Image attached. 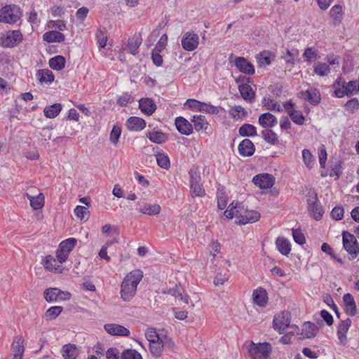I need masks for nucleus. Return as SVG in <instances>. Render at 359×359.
Masks as SVG:
<instances>
[{"label":"nucleus","mask_w":359,"mask_h":359,"mask_svg":"<svg viewBox=\"0 0 359 359\" xmlns=\"http://www.w3.org/2000/svg\"><path fill=\"white\" fill-rule=\"evenodd\" d=\"M334 93L337 97H342L344 95L351 96L358 92L359 88L355 81H351L346 83L341 78H339L334 83Z\"/></svg>","instance_id":"1"},{"label":"nucleus","mask_w":359,"mask_h":359,"mask_svg":"<svg viewBox=\"0 0 359 359\" xmlns=\"http://www.w3.org/2000/svg\"><path fill=\"white\" fill-rule=\"evenodd\" d=\"M235 217L238 219L236 221V224L245 225L258 221L260 218V214L257 211L245 208L244 205H243L237 206Z\"/></svg>","instance_id":"2"},{"label":"nucleus","mask_w":359,"mask_h":359,"mask_svg":"<svg viewBox=\"0 0 359 359\" xmlns=\"http://www.w3.org/2000/svg\"><path fill=\"white\" fill-rule=\"evenodd\" d=\"M248 351L252 359H267L271 353V346L267 342L255 344L251 341Z\"/></svg>","instance_id":"3"},{"label":"nucleus","mask_w":359,"mask_h":359,"mask_svg":"<svg viewBox=\"0 0 359 359\" xmlns=\"http://www.w3.org/2000/svg\"><path fill=\"white\" fill-rule=\"evenodd\" d=\"M20 8L14 4L7 5L0 9V22L15 23L21 17Z\"/></svg>","instance_id":"4"},{"label":"nucleus","mask_w":359,"mask_h":359,"mask_svg":"<svg viewBox=\"0 0 359 359\" xmlns=\"http://www.w3.org/2000/svg\"><path fill=\"white\" fill-rule=\"evenodd\" d=\"M343 247L350 255V259L356 258L359 255V244L356 238L348 231L342 233Z\"/></svg>","instance_id":"5"},{"label":"nucleus","mask_w":359,"mask_h":359,"mask_svg":"<svg viewBox=\"0 0 359 359\" xmlns=\"http://www.w3.org/2000/svg\"><path fill=\"white\" fill-rule=\"evenodd\" d=\"M308 210L316 220H320L323 215V209L318 201L317 194L313 192L307 200Z\"/></svg>","instance_id":"6"},{"label":"nucleus","mask_w":359,"mask_h":359,"mask_svg":"<svg viewBox=\"0 0 359 359\" xmlns=\"http://www.w3.org/2000/svg\"><path fill=\"white\" fill-rule=\"evenodd\" d=\"M291 322L290 313L288 311H283L276 315L273 320V327L280 334L285 332Z\"/></svg>","instance_id":"7"},{"label":"nucleus","mask_w":359,"mask_h":359,"mask_svg":"<svg viewBox=\"0 0 359 359\" xmlns=\"http://www.w3.org/2000/svg\"><path fill=\"white\" fill-rule=\"evenodd\" d=\"M22 41V34L20 30H13L8 32L4 37L0 41V44L3 47L13 48L17 46Z\"/></svg>","instance_id":"8"},{"label":"nucleus","mask_w":359,"mask_h":359,"mask_svg":"<svg viewBox=\"0 0 359 359\" xmlns=\"http://www.w3.org/2000/svg\"><path fill=\"white\" fill-rule=\"evenodd\" d=\"M274 177L268 173L259 174L253 177L252 182L260 189H269L274 184Z\"/></svg>","instance_id":"9"},{"label":"nucleus","mask_w":359,"mask_h":359,"mask_svg":"<svg viewBox=\"0 0 359 359\" xmlns=\"http://www.w3.org/2000/svg\"><path fill=\"white\" fill-rule=\"evenodd\" d=\"M182 46L187 51L195 50L199 43V38L196 34L187 32L182 39Z\"/></svg>","instance_id":"10"},{"label":"nucleus","mask_w":359,"mask_h":359,"mask_svg":"<svg viewBox=\"0 0 359 359\" xmlns=\"http://www.w3.org/2000/svg\"><path fill=\"white\" fill-rule=\"evenodd\" d=\"M298 97L305 100L312 105H317L320 102V92L315 88H311L305 91L299 92Z\"/></svg>","instance_id":"11"},{"label":"nucleus","mask_w":359,"mask_h":359,"mask_svg":"<svg viewBox=\"0 0 359 359\" xmlns=\"http://www.w3.org/2000/svg\"><path fill=\"white\" fill-rule=\"evenodd\" d=\"M128 279H123L121 285V297L123 301H130L135 294L137 287L128 282Z\"/></svg>","instance_id":"12"},{"label":"nucleus","mask_w":359,"mask_h":359,"mask_svg":"<svg viewBox=\"0 0 359 359\" xmlns=\"http://www.w3.org/2000/svg\"><path fill=\"white\" fill-rule=\"evenodd\" d=\"M235 66L241 72L252 75L255 74L254 65L245 57H237L235 60Z\"/></svg>","instance_id":"13"},{"label":"nucleus","mask_w":359,"mask_h":359,"mask_svg":"<svg viewBox=\"0 0 359 359\" xmlns=\"http://www.w3.org/2000/svg\"><path fill=\"white\" fill-rule=\"evenodd\" d=\"M104 330L108 334L112 336L128 337L130 335L128 329L118 324H106L104 325Z\"/></svg>","instance_id":"14"},{"label":"nucleus","mask_w":359,"mask_h":359,"mask_svg":"<svg viewBox=\"0 0 359 359\" xmlns=\"http://www.w3.org/2000/svg\"><path fill=\"white\" fill-rule=\"evenodd\" d=\"M175 126L182 135H189L193 132V126L186 118L178 116L175 118Z\"/></svg>","instance_id":"15"},{"label":"nucleus","mask_w":359,"mask_h":359,"mask_svg":"<svg viewBox=\"0 0 359 359\" xmlns=\"http://www.w3.org/2000/svg\"><path fill=\"white\" fill-rule=\"evenodd\" d=\"M139 108L146 115H151L156 109L154 101L149 97L141 98L139 100Z\"/></svg>","instance_id":"16"},{"label":"nucleus","mask_w":359,"mask_h":359,"mask_svg":"<svg viewBox=\"0 0 359 359\" xmlns=\"http://www.w3.org/2000/svg\"><path fill=\"white\" fill-rule=\"evenodd\" d=\"M258 122L264 128H271L277 124L278 120L272 114L266 112L259 116Z\"/></svg>","instance_id":"17"},{"label":"nucleus","mask_w":359,"mask_h":359,"mask_svg":"<svg viewBox=\"0 0 359 359\" xmlns=\"http://www.w3.org/2000/svg\"><path fill=\"white\" fill-rule=\"evenodd\" d=\"M255 147L249 139H245L238 145V152L243 156H251L254 154Z\"/></svg>","instance_id":"18"},{"label":"nucleus","mask_w":359,"mask_h":359,"mask_svg":"<svg viewBox=\"0 0 359 359\" xmlns=\"http://www.w3.org/2000/svg\"><path fill=\"white\" fill-rule=\"evenodd\" d=\"M343 301L346 314L350 316H355L357 313V308L353 297L349 293L345 294L343 296Z\"/></svg>","instance_id":"19"},{"label":"nucleus","mask_w":359,"mask_h":359,"mask_svg":"<svg viewBox=\"0 0 359 359\" xmlns=\"http://www.w3.org/2000/svg\"><path fill=\"white\" fill-rule=\"evenodd\" d=\"M252 299L255 304L264 307L266 305L268 301L267 292L265 289L259 287L255 290L252 293Z\"/></svg>","instance_id":"20"},{"label":"nucleus","mask_w":359,"mask_h":359,"mask_svg":"<svg viewBox=\"0 0 359 359\" xmlns=\"http://www.w3.org/2000/svg\"><path fill=\"white\" fill-rule=\"evenodd\" d=\"M126 126L129 130L138 131L145 128L146 122L142 118L131 116L127 120Z\"/></svg>","instance_id":"21"},{"label":"nucleus","mask_w":359,"mask_h":359,"mask_svg":"<svg viewBox=\"0 0 359 359\" xmlns=\"http://www.w3.org/2000/svg\"><path fill=\"white\" fill-rule=\"evenodd\" d=\"M146 137L155 144H163L168 140V136L160 130L149 131L146 134Z\"/></svg>","instance_id":"22"},{"label":"nucleus","mask_w":359,"mask_h":359,"mask_svg":"<svg viewBox=\"0 0 359 359\" xmlns=\"http://www.w3.org/2000/svg\"><path fill=\"white\" fill-rule=\"evenodd\" d=\"M239 92L242 97L249 102L255 100V93L252 87L248 83H242L238 86Z\"/></svg>","instance_id":"23"},{"label":"nucleus","mask_w":359,"mask_h":359,"mask_svg":"<svg viewBox=\"0 0 359 359\" xmlns=\"http://www.w3.org/2000/svg\"><path fill=\"white\" fill-rule=\"evenodd\" d=\"M351 325V320L346 318L345 320H341L337 327V337L341 342L346 339V333Z\"/></svg>","instance_id":"24"},{"label":"nucleus","mask_w":359,"mask_h":359,"mask_svg":"<svg viewBox=\"0 0 359 359\" xmlns=\"http://www.w3.org/2000/svg\"><path fill=\"white\" fill-rule=\"evenodd\" d=\"M43 39L48 43H61L65 41V35L58 31H49L43 35Z\"/></svg>","instance_id":"25"},{"label":"nucleus","mask_w":359,"mask_h":359,"mask_svg":"<svg viewBox=\"0 0 359 359\" xmlns=\"http://www.w3.org/2000/svg\"><path fill=\"white\" fill-rule=\"evenodd\" d=\"M62 356L65 359H76L79 355V350L75 344H65L62 348Z\"/></svg>","instance_id":"26"},{"label":"nucleus","mask_w":359,"mask_h":359,"mask_svg":"<svg viewBox=\"0 0 359 359\" xmlns=\"http://www.w3.org/2000/svg\"><path fill=\"white\" fill-rule=\"evenodd\" d=\"M276 245L278 250L283 255H287L291 251V245L290 241L283 237H278L276 239Z\"/></svg>","instance_id":"27"},{"label":"nucleus","mask_w":359,"mask_h":359,"mask_svg":"<svg viewBox=\"0 0 359 359\" xmlns=\"http://www.w3.org/2000/svg\"><path fill=\"white\" fill-rule=\"evenodd\" d=\"M23 338L21 336H18L14 341L12 346L13 351V357L18 359H22L25 351L23 346Z\"/></svg>","instance_id":"28"},{"label":"nucleus","mask_w":359,"mask_h":359,"mask_svg":"<svg viewBox=\"0 0 359 359\" xmlns=\"http://www.w3.org/2000/svg\"><path fill=\"white\" fill-rule=\"evenodd\" d=\"M41 83H51L54 81L55 76L53 72L48 69H39L36 74Z\"/></svg>","instance_id":"29"},{"label":"nucleus","mask_w":359,"mask_h":359,"mask_svg":"<svg viewBox=\"0 0 359 359\" xmlns=\"http://www.w3.org/2000/svg\"><path fill=\"white\" fill-rule=\"evenodd\" d=\"M66 64V60L65 57L62 55H56L50 58L48 61L49 67L53 70L60 71L65 67Z\"/></svg>","instance_id":"30"},{"label":"nucleus","mask_w":359,"mask_h":359,"mask_svg":"<svg viewBox=\"0 0 359 359\" xmlns=\"http://www.w3.org/2000/svg\"><path fill=\"white\" fill-rule=\"evenodd\" d=\"M318 327L314 323L311 322H306L303 325V332L304 337L307 339H311L315 337L318 332Z\"/></svg>","instance_id":"31"},{"label":"nucleus","mask_w":359,"mask_h":359,"mask_svg":"<svg viewBox=\"0 0 359 359\" xmlns=\"http://www.w3.org/2000/svg\"><path fill=\"white\" fill-rule=\"evenodd\" d=\"M27 197L29 200L30 205L34 210L41 209L44 205V196L40 193L37 196H32L27 194Z\"/></svg>","instance_id":"32"},{"label":"nucleus","mask_w":359,"mask_h":359,"mask_svg":"<svg viewBox=\"0 0 359 359\" xmlns=\"http://www.w3.org/2000/svg\"><path fill=\"white\" fill-rule=\"evenodd\" d=\"M330 15L333 18V25L334 26L339 25L342 20V6H334L330 11Z\"/></svg>","instance_id":"33"},{"label":"nucleus","mask_w":359,"mask_h":359,"mask_svg":"<svg viewBox=\"0 0 359 359\" xmlns=\"http://www.w3.org/2000/svg\"><path fill=\"white\" fill-rule=\"evenodd\" d=\"M142 39L140 34L135 36L133 39H130L127 43V48L130 53L135 55L137 53V50L142 44Z\"/></svg>","instance_id":"34"},{"label":"nucleus","mask_w":359,"mask_h":359,"mask_svg":"<svg viewBox=\"0 0 359 359\" xmlns=\"http://www.w3.org/2000/svg\"><path fill=\"white\" fill-rule=\"evenodd\" d=\"M62 108V104L60 103H55L49 107H45L43 113L46 117L48 118H53L60 114Z\"/></svg>","instance_id":"35"},{"label":"nucleus","mask_w":359,"mask_h":359,"mask_svg":"<svg viewBox=\"0 0 359 359\" xmlns=\"http://www.w3.org/2000/svg\"><path fill=\"white\" fill-rule=\"evenodd\" d=\"M191 121L194 123L195 130L197 131H200L203 129L205 130L208 128V123L204 116L194 115Z\"/></svg>","instance_id":"36"},{"label":"nucleus","mask_w":359,"mask_h":359,"mask_svg":"<svg viewBox=\"0 0 359 359\" xmlns=\"http://www.w3.org/2000/svg\"><path fill=\"white\" fill-rule=\"evenodd\" d=\"M140 212L148 215H156L160 213L161 212V206L158 204H148L145 203L144 205L140 209Z\"/></svg>","instance_id":"37"},{"label":"nucleus","mask_w":359,"mask_h":359,"mask_svg":"<svg viewBox=\"0 0 359 359\" xmlns=\"http://www.w3.org/2000/svg\"><path fill=\"white\" fill-rule=\"evenodd\" d=\"M262 135L263 139L268 143L276 145L278 144V138L276 133L271 129L266 128L262 131Z\"/></svg>","instance_id":"38"},{"label":"nucleus","mask_w":359,"mask_h":359,"mask_svg":"<svg viewBox=\"0 0 359 359\" xmlns=\"http://www.w3.org/2000/svg\"><path fill=\"white\" fill-rule=\"evenodd\" d=\"M238 133L243 137H254L257 135V128L251 124L245 123L239 128Z\"/></svg>","instance_id":"39"},{"label":"nucleus","mask_w":359,"mask_h":359,"mask_svg":"<svg viewBox=\"0 0 359 359\" xmlns=\"http://www.w3.org/2000/svg\"><path fill=\"white\" fill-rule=\"evenodd\" d=\"M142 277L143 273L140 270H135L127 274L124 279H128L129 283L137 287Z\"/></svg>","instance_id":"40"},{"label":"nucleus","mask_w":359,"mask_h":359,"mask_svg":"<svg viewBox=\"0 0 359 359\" xmlns=\"http://www.w3.org/2000/svg\"><path fill=\"white\" fill-rule=\"evenodd\" d=\"M76 243L77 240L76 238H69L62 241L59 245V248L60 250H63V252L65 251L69 254L75 247Z\"/></svg>","instance_id":"41"},{"label":"nucleus","mask_w":359,"mask_h":359,"mask_svg":"<svg viewBox=\"0 0 359 359\" xmlns=\"http://www.w3.org/2000/svg\"><path fill=\"white\" fill-rule=\"evenodd\" d=\"M313 72L318 76H324L330 73V68L329 65L318 62L313 65Z\"/></svg>","instance_id":"42"},{"label":"nucleus","mask_w":359,"mask_h":359,"mask_svg":"<svg viewBox=\"0 0 359 359\" xmlns=\"http://www.w3.org/2000/svg\"><path fill=\"white\" fill-rule=\"evenodd\" d=\"M59 289L50 287L46 289L44 292V298L48 302H53L58 301Z\"/></svg>","instance_id":"43"},{"label":"nucleus","mask_w":359,"mask_h":359,"mask_svg":"<svg viewBox=\"0 0 359 359\" xmlns=\"http://www.w3.org/2000/svg\"><path fill=\"white\" fill-rule=\"evenodd\" d=\"M157 164L163 169H168L170 166V158L165 153L158 152L156 154Z\"/></svg>","instance_id":"44"},{"label":"nucleus","mask_w":359,"mask_h":359,"mask_svg":"<svg viewBox=\"0 0 359 359\" xmlns=\"http://www.w3.org/2000/svg\"><path fill=\"white\" fill-rule=\"evenodd\" d=\"M74 213L81 221L86 222L90 217V211L84 206L77 205L74 208Z\"/></svg>","instance_id":"45"},{"label":"nucleus","mask_w":359,"mask_h":359,"mask_svg":"<svg viewBox=\"0 0 359 359\" xmlns=\"http://www.w3.org/2000/svg\"><path fill=\"white\" fill-rule=\"evenodd\" d=\"M62 310L63 308L62 306H51L46 311L45 318L48 320H54L62 313Z\"/></svg>","instance_id":"46"},{"label":"nucleus","mask_w":359,"mask_h":359,"mask_svg":"<svg viewBox=\"0 0 359 359\" xmlns=\"http://www.w3.org/2000/svg\"><path fill=\"white\" fill-rule=\"evenodd\" d=\"M229 113L233 118L236 119L242 118L246 115L245 109L240 105L231 107L229 111Z\"/></svg>","instance_id":"47"},{"label":"nucleus","mask_w":359,"mask_h":359,"mask_svg":"<svg viewBox=\"0 0 359 359\" xmlns=\"http://www.w3.org/2000/svg\"><path fill=\"white\" fill-rule=\"evenodd\" d=\"M149 350L153 356L160 357L163 350L161 340L149 343Z\"/></svg>","instance_id":"48"},{"label":"nucleus","mask_w":359,"mask_h":359,"mask_svg":"<svg viewBox=\"0 0 359 359\" xmlns=\"http://www.w3.org/2000/svg\"><path fill=\"white\" fill-rule=\"evenodd\" d=\"M120 358L121 359H142L141 354L135 349L124 350Z\"/></svg>","instance_id":"49"},{"label":"nucleus","mask_w":359,"mask_h":359,"mask_svg":"<svg viewBox=\"0 0 359 359\" xmlns=\"http://www.w3.org/2000/svg\"><path fill=\"white\" fill-rule=\"evenodd\" d=\"M121 133V128L118 125H114L111 133H110V142L116 145L119 140Z\"/></svg>","instance_id":"50"},{"label":"nucleus","mask_w":359,"mask_h":359,"mask_svg":"<svg viewBox=\"0 0 359 359\" xmlns=\"http://www.w3.org/2000/svg\"><path fill=\"white\" fill-rule=\"evenodd\" d=\"M292 121L298 125H303L305 121V117L300 111H291L289 114Z\"/></svg>","instance_id":"51"},{"label":"nucleus","mask_w":359,"mask_h":359,"mask_svg":"<svg viewBox=\"0 0 359 359\" xmlns=\"http://www.w3.org/2000/svg\"><path fill=\"white\" fill-rule=\"evenodd\" d=\"M96 39L100 48H104L107 45V36L105 30L98 29L96 32Z\"/></svg>","instance_id":"52"},{"label":"nucleus","mask_w":359,"mask_h":359,"mask_svg":"<svg viewBox=\"0 0 359 359\" xmlns=\"http://www.w3.org/2000/svg\"><path fill=\"white\" fill-rule=\"evenodd\" d=\"M199 111L206 112L210 114H217L219 111V107L213 106L210 104L201 102V108Z\"/></svg>","instance_id":"53"},{"label":"nucleus","mask_w":359,"mask_h":359,"mask_svg":"<svg viewBox=\"0 0 359 359\" xmlns=\"http://www.w3.org/2000/svg\"><path fill=\"white\" fill-rule=\"evenodd\" d=\"M42 264L46 270L52 271L56 264V259L51 255H47L43 259Z\"/></svg>","instance_id":"54"},{"label":"nucleus","mask_w":359,"mask_h":359,"mask_svg":"<svg viewBox=\"0 0 359 359\" xmlns=\"http://www.w3.org/2000/svg\"><path fill=\"white\" fill-rule=\"evenodd\" d=\"M263 104L269 110L276 111L278 112L282 111L280 106L278 103L274 102L272 100L264 98Z\"/></svg>","instance_id":"55"},{"label":"nucleus","mask_w":359,"mask_h":359,"mask_svg":"<svg viewBox=\"0 0 359 359\" xmlns=\"http://www.w3.org/2000/svg\"><path fill=\"white\" fill-rule=\"evenodd\" d=\"M258 62L260 65H269L271 62L270 53L269 52H262L257 55Z\"/></svg>","instance_id":"56"},{"label":"nucleus","mask_w":359,"mask_h":359,"mask_svg":"<svg viewBox=\"0 0 359 359\" xmlns=\"http://www.w3.org/2000/svg\"><path fill=\"white\" fill-rule=\"evenodd\" d=\"M161 337V336L157 333L156 329L152 327L149 328L145 332V337L149 343L156 341V340H160Z\"/></svg>","instance_id":"57"},{"label":"nucleus","mask_w":359,"mask_h":359,"mask_svg":"<svg viewBox=\"0 0 359 359\" xmlns=\"http://www.w3.org/2000/svg\"><path fill=\"white\" fill-rule=\"evenodd\" d=\"M346 110L349 111L350 113H354V111L359 108V102L357 98H353L348 100L345 104Z\"/></svg>","instance_id":"58"},{"label":"nucleus","mask_w":359,"mask_h":359,"mask_svg":"<svg viewBox=\"0 0 359 359\" xmlns=\"http://www.w3.org/2000/svg\"><path fill=\"white\" fill-rule=\"evenodd\" d=\"M161 342L163 346V348H167L168 350L172 351L175 347L174 341L167 335H163L161 337Z\"/></svg>","instance_id":"59"},{"label":"nucleus","mask_w":359,"mask_h":359,"mask_svg":"<svg viewBox=\"0 0 359 359\" xmlns=\"http://www.w3.org/2000/svg\"><path fill=\"white\" fill-rule=\"evenodd\" d=\"M302 157L305 165L311 168L313 165V156L309 150L304 149L302 151Z\"/></svg>","instance_id":"60"},{"label":"nucleus","mask_w":359,"mask_h":359,"mask_svg":"<svg viewBox=\"0 0 359 359\" xmlns=\"http://www.w3.org/2000/svg\"><path fill=\"white\" fill-rule=\"evenodd\" d=\"M292 237L294 241L299 245H302L306 243L305 236L300 230L292 229Z\"/></svg>","instance_id":"61"},{"label":"nucleus","mask_w":359,"mask_h":359,"mask_svg":"<svg viewBox=\"0 0 359 359\" xmlns=\"http://www.w3.org/2000/svg\"><path fill=\"white\" fill-rule=\"evenodd\" d=\"M190 185L196 186V184L201 183L200 172L197 169H191L189 171Z\"/></svg>","instance_id":"62"},{"label":"nucleus","mask_w":359,"mask_h":359,"mask_svg":"<svg viewBox=\"0 0 359 359\" xmlns=\"http://www.w3.org/2000/svg\"><path fill=\"white\" fill-rule=\"evenodd\" d=\"M133 100V97L128 93H124L117 100V104L121 107H125Z\"/></svg>","instance_id":"63"},{"label":"nucleus","mask_w":359,"mask_h":359,"mask_svg":"<svg viewBox=\"0 0 359 359\" xmlns=\"http://www.w3.org/2000/svg\"><path fill=\"white\" fill-rule=\"evenodd\" d=\"M303 56L305 61L310 62L317 58V53L313 48L309 47L304 50Z\"/></svg>","instance_id":"64"}]
</instances>
